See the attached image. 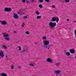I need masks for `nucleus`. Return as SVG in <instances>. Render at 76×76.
I'll return each mask as SVG.
<instances>
[{
    "label": "nucleus",
    "mask_w": 76,
    "mask_h": 76,
    "mask_svg": "<svg viewBox=\"0 0 76 76\" xmlns=\"http://www.w3.org/2000/svg\"><path fill=\"white\" fill-rule=\"evenodd\" d=\"M70 52H71V53L72 54H74V53H75V50H70Z\"/></svg>",
    "instance_id": "obj_11"
},
{
    "label": "nucleus",
    "mask_w": 76,
    "mask_h": 76,
    "mask_svg": "<svg viewBox=\"0 0 76 76\" xmlns=\"http://www.w3.org/2000/svg\"><path fill=\"white\" fill-rule=\"evenodd\" d=\"M74 22H76V21H75Z\"/></svg>",
    "instance_id": "obj_43"
},
{
    "label": "nucleus",
    "mask_w": 76,
    "mask_h": 76,
    "mask_svg": "<svg viewBox=\"0 0 76 76\" xmlns=\"http://www.w3.org/2000/svg\"><path fill=\"white\" fill-rule=\"evenodd\" d=\"M56 66H58L59 65V64L58 63H57L56 64Z\"/></svg>",
    "instance_id": "obj_33"
},
{
    "label": "nucleus",
    "mask_w": 76,
    "mask_h": 76,
    "mask_svg": "<svg viewBox=\"0 0 76 76\" xmlns=\"http://www.w3.org/2000/svg\"><path fill=\"white\" fill-rule=\"evenodd\" d=\"M48 49H49V48L48 47Z\"/></svg>",
    "instance_id": "obj_44"
},
{
    "label": "nucleus",
    "mask_w": 76,
    "mask_h": 76,
    "mask_svg": "<svg viewBox=\"0 0 76 76\" xmlns=\"http://www.w3.org/2000/svg\"><path fill=\"white\" fill-rule=\"evenodd\" d=\"M55 26H56V22L53 23L50 22L49 23V26L50 28H53Z\"/></svg>",
    "instance_id": "obj_3"
},
{
    "label": "nucleus",
    "mask_w": 76,
    "mask_h": 76,
    "mask_svg": "<svg viewBox=\"0 0 76 76\" xmlns=\"http://www.w3.org/2000/svg\"><path fill=\"white\" fill-rule=\"evenodd\" d=\"M42 38L43 39H47V38H46V37L45 36L42 37Z\"/></svg>",
    "instance_id": "obj_21"
},
{
    "label": "nucleus",
    "mask_w": 76,
    "mask_h": 76,
    "mask_svg": "<svg viewBox=\"0 0 76 76\" xmlns=\"http://www.w3.org/2000/svg\"><path fill=\"white\" fill-rule=\"evenodd\" d=\"M48 2H50V1L49 0H48Z\"/></svg>",
    "instance_id": "obj_40"
},
{
    "label": "nucleus",
    "mask_w": 76,
    "mask_h": 76,
    "mask_svg": "<svg viewBox=\"0 0 76 76\" xmlns=\"http://www.w3.org/2000/svg\"><path fill=\"white\" fill-rule=\"evenodd\" d=\"M4 57V52L3 51L0 52V58Z\"/></svg>",
    "instance_id": "obj_6"
},
{
    "label": "nucleus",
    "mask_w": 76,
    "mask_h": 76,
    "mask_svg": "<svg viewBox=\"0 0 76 76\" xmlns=\"http://www.w3.org/2000/svg\"><path fill=\"white\" fill-rule=\"evenodd\" d=\"M14 67V66L13 65L11 66V69H13V68Z\"/></svg>",
    "instance_id": "obj_26"
},
{
    "label": "nucleus",
    "mask_w": 76,
    "mask_h": 76,
    "mask_svg": "<svg viewBox=\"0 0 76 76\" xmlns=\"http://www.w3.org/2000/svg\"><path fill=\"white\" fill-rule=\"evenodd\" d=\"M55 72L56 74H59V73H60V71H55Z\"/></svg>",
    "instance_id": "obj_12"
},
{
    "label": "nucleus",
    "mask_w": 76,
    "mask_h": 76,
    "mask_svg": "<svg viewBox=\"0 0 76 76\" xmlns=\"http://www.w3.org/2000/svg\"><path fill=\"white\" fill-rule=\"evenodd\" d=\"M59 75H60L59 74Z\"/></svg>",
    "instance_id": "obj_46"
},
{
    "label": "nucleus",
    "mask_w": 76,
    "mask_h": 76,
    "mask_svg": "<svg viewBox=\"0 0 76 76\" xmlns=\"http://www.w3.org/2000/svg\"><path fill=\"white\" fill-rule=\"evenodd\" d=\"M67 21H69V19H67Z\"/></svg>",
    "instance_id": "obj_37"
},
{
    "label": "nucleus",
    "mask_w": 76,
    "mask_h": 76,
    "mask_svg": "<svg viewBox=\"0 0 76 76\" xmlns=\"http://www.w3.org/2000/svg\"><path fill=\"white\" fill-rule=\"evenodd\" d=\"M39 1L40 3H42L43 1H42V0H39Z\"/></svg>",
    "instance_id": "obj_28"
},
{
    "label": "nucleus",
    "mask_w": 76,
    "mask_h": 76,
    "mask_svg": "<svg viewBox=\"0 0 76 76\" xmlns=\"http://www.w3.org/2000/svg\"><path fill=\"white\" fill-rule=\"evenodd\" d=\"M66 54L67 56H69L70 55V53H69V52H66Z\"/></svg>",
    "instance_id": "obj_13"
},
{
    "label": "nucleus",
    "mask_w": 76,
    "mask_h": 76,
    "mask_svg": "<svg viewBox=\"0 0 76 76\" xmlns=\"http://www.w3.org/2000/svg\"><path fill=\"white\" fill-rule=\"evenodd\" d=\"M74 34H75V36L76 37V29L75 30V33Z\"/></svg>",
    "instance_id": "obj_27"
},
{
    "label": "nucleus",
    "mask_w": 76,
    "mask_h": 76,
    "mask_svg": "<svg viewBox=\"0 0 76 76\" xmlns=\"http://www.w3.org/2000/svg\"><path fill=\"white\" fill-rule=\"evenodd\" d=\"M49 44V42H48V44Z\"/></svg>",
    "instance_id": "obj_41"
},
{
    "label": "nucleus",
    "mask_w": 76,
    "mask_h": 76,
    "mask_svg": "<svg viewBox=\"0 0 76 76\" xmlns=\"http://www.w3.org/2000/svg\"><path fill=\"white\" fill-rule=\"evenodd\" d=\"M18 14H20V13H19V12H18Z\"/></svg>",
    "instance_id": "obj_38"
},
{
    "label": "nucleus",
    "mask_w": 76,
    "mask_h": 76,
    "mask_svg": "<svg viewBox=\"0 0 76 76\" xmlns=\"http://www.w3.org/2000/svg\"><path fill=\"white\" fill-rule=\"evenodd\" d=\"M26 34H27V35H29V32H28V31L26 32Z\"/></svg>",
    "instance_id": "obj_25"
},
{
    "label": "nucleus",
    "mask_w": 76,
    "mask_h": 76,
    "mask_svg": "<svg viewBox=\"0 0 76 76\" xmlns=\"http://www.w3.org/2000/svg\"><path fill=\"white\" fill-rule=\"evenodd\" d=\"M35 13L36 14H37V15H39V12H36Z\"/></svg>",
    "instance_id": "obj_18"
},
{
    "label": "nucleus",
    "mask_w": 76,
    "mask_h": 76,
    "mask_svg": "<svg viewBox=\"0 0 76 76\" xmlns=\"http://www.w3.org/2000/svg\"><path fill=\"white\" fill-rule=\"evenodd\" d=\"M23 19H27L28 18V17L27 16H25L23 17Z\"/></svg>",
    "instance_id": "obj_24"
},
{
    "label": "nucleus",
    "mask_w": 76,
    "mask_h": 76,
    "mask_svg": "<svg viewBox=\"0 0 76 76\" xmlns=\"http://www.w3.org/2000/svg\"><path fill=\"white\" fill-rule=\"evenodd\" d=\"M14 33H16V31H14Z\"/></svg>",
    "instance_id": "obj_36"
},
{
    "label": "nucleus",
    "mask_w": 76,
    "mask_h": 76,
    "mask_svg": "<svg viewBox=\"0 0 76 76\" xmlns=\"http://www.w3.org/2000/svg\"><path fill=\"white\" fill-rule=\"evenodd\" d=\"M55 7V6L54 5H52V8H54Z\"/></svg>",
    "instance_id": "obj_30"
},
{
    "label": "nucleus",
    "mask_w": 76,
    "mask_h": 76,
    "mask_svg": "<svg viewBox=\"0 0 76 76\" xmlns=\"http://www.w3.org/2000/svg\"><path fill=\"white\" fill-rule=\"evenodd\" d=\"M26 3H29V1H28L26 2Z\"/></svg>",
    "instance_id": "obj_31"
},
{
    "label": "nucleus",
    "mask_w": 76,
    "mask_h": 76,
    "mask_svg": "<svg viewBox=\"0 0 76 76\" xmlns=\"http://www.w3.org/2000/svg\"><path fill=\"white\" fill-rule=\"evenodd\" d=\"M2 25H7V23L5 20H3L1 21Z\"/></svg>",
    "instance_id": "obj_7"
},
{
    "label": "nucleus",
    "mask_w": 76,
    "mask_h": 76,
    "mask_svg": "<svg viewBox=\"0 0 76 76\" xmlns=\"http://www.w3.org/2000/svg\"><path fill=\"white\" fill-rule=\"evenodd\" d=\"M3 35L4 37V39L7 41H9L10 40V38L9 37V35L6 33H3Z\"/></svg>",
    "instance_id": "obj_1"
},
{
    "label": "nucleus",
    "mask_w": 76,
    "mask_h": 76,
    "mask_svg": "<svg viewBox=\"0 0 76 76\" xmlns=\"http://www.w3.org/2000/svg\"><path fill=\"white\" fill-rule=\"evenodd\" d=\"M65 3H68L70 1V0H65Z\"/></svg>",
    "instance_id": "obj_17"
},
{
    "label": "nucleus",
    "mask_w": 76,
    "mask_h": 76,
    "mask_svg": "<svg viewBox=\"0 0 76 76\" xmlns=\"http://www.w3.org/2000/svg\"><path fill=\"white\" fill-rule=\"evenodd\" d=\"M34 0H31L32 2H34Z\"/></svg>",
    "instance_id": "obj_35"
},
{
    "label": "nucleus",
    "mask_w": 76,
    "mask_h": 76,
    "mask_svg": "<svg viewBox=\"0 0 76 76\" xmlns=\"http://www.w3.org/2000/svg\"><path fill=\"white\" fill-rule=\"evenodd\" d=\"M37 19H41V17L39 16H37Z\"/></svg>",
    "instance_id": "obj_15"
},
{
    "label": "nucleus",
    "mask_w": 76,
    "mask_h": 76,
    "mask_svg": "<svg viewBox=\"0 0 76 76\" xmlns=\"http://www.w3.org/2000/svg\"><path fill=\"white\" fill-rule=\"evenodd\" d=\"M5 57L6 58V60H7L8 59V58H7V56H6Z\"/></svg>",
    "instance_id": "obj_32"
},
{
    "label": "nucleus",
    "mask_w": 76,
    "mask_h": 76,
    "mask_svg": "<svg viewBox=\"0 0 76 76\" xmlns=\"http://www.w3.org/2000/svg\"><path fill=\"white\" fill-rule=\"evenodd\" d=\"M4 11L5 12H11L12 10H11V8H10L6 7L4 9Z\"/></svg>",
    "instance_id": "obj_5"
},
{
    "label": "nucleus",
    "mask_w": 76,
    "mask_h": 76,
    "mask_svg": "<svg viewBox=\"0 0 76 76\" xmlns=\"http://www.w3.org/2000/svg\"><path fill=\"white\" fill-rule=\"evenodd\" d=\"M28 51V49L26 48H25L22 51V52L24 53V52H26Z\"/></svg>",
    "instance_id": "obj_14"
},
{
    "label": "nucleus",
    "mask_w": 76,
    "mask_h": 76,
    "mask_svg": "<svg viewBox=\"0 0 76 76\" xmlns=\"http://www.w3.org/2000/svg\"><path fill=\"white\" fill-rule=\"evenodd\" d=\"M43 47L45 48H47L48 47V41L46 40H45L43 42Z\"/></svg>",
    "instance_id": "obj_2"
},
{
    "label": "nucleus",
    "mask_w": 76,
    "mask_h": 76,
    "mask_svg": "<svg viewBox=\"0 0 76 76\" xmlns=\"http://www.w3.org/2000/svg\"><path fill=\"white\" fill-rule=\"evenodd\" d=\"M75 58H76V56H75Z\"/></svg>",
    "instance_id": "obj_42"
},
{
    "label": "nucleus",
    "mask_w": 76,
    "mask_h": 76,
    "mask_svg": "<svg viewBox=\"0 0 76 76\" xmlns=\"http://www.w3.org/2000/svg\"><path fill=\"white\" fill-rule=\"evenodd\" d=\"M45 1L46 2H48V0H45Z\"/></svg>",
    "instance_id": "obj_34"
},
{
    "label": "nucleus",
    "mask_w": 76,
    "mask_h": 76,
    "mask_svg": "<svg viewBox=\"0 0 76 76\" xmlns=\"http://www.w3.org/2000/svg\"><path fill=\"white\" fill-rule=\"evenodd\" d=\"M24 26H25V23H23L22 25V27H23H23H24Z\"/></svg>",
    "instance_id": "obj_23"
},
{
    "label": "nucleus",
    "mask_w": 76,
    "mask_h": 76,
    "mask_svg": "<svg viewBox=\"0 0 76 76\" xmlns=\"http://www.w3.org/2000/svg\"><path fill=\"white\" fill-rule=\"evenodd\" d=\"M47 62H48V58H47Z\"/></svg>",
    "instance_id": "obj_39"
},
{
    "label": "nucleus",
    "mask_w": 76,
    "mask_h": 76,
    "mask_svg": "<svg viewBox=\"0 0 76 76\" xmlns=\"http://www.w3.org/2000/svg\"><path fill=\"white\" fill-rule=\"evenodd\" d=\"M52 22L56 21V22H58V21H59V18L58 17H53L52 19Z\"/></svg>",
    "instance_id": "obj_4"
},
{
    "label": "nucleus",
    "mask_w": 76,
    "mask_h": 76,
    "mask_svg": "<svg viewBox=\"0 0 76 76\" xmlns=\"http://www.w3.org/2000/svg\"><path fill=\"white\" fill-rule=\"evenodd\" d=\"M29 65L31 66H34V64H29Z\"/></svg>",
    "instance_id": "obj_29"
},
{
    "label": "nucleus",
    "mask_w": 76,
    "mask_h": 76,
    "mask_svg": "<svg viewBox=\"0 0 76 76\" xmlns=\"http://www.w3.org/2000/svg\"><path fill=\"white\" fill-rule=\"evenodd\" d=\"M1 76H8L6 73H3L1 74Z\"/></svg>",
    "instance_id": "obj_9"
},
{
    "label": "nucleus",
    "mask_w": 76,
    "mask_h": 76,
    "mask_svg": "<svg viewBox=\"0 0 76 76\" xmlns=\"http://www.w3.org/2000/svg\"><path fill=\"white\" fill-rule=\"evenodd\" d=\"M48 63H52L53 62V60L50 58H48Z\"/></svg>",
    "instance_id": "obj_8"
},
{
    "label": "nucleus",
    "mask_w": 76,
    "mask_h": 76,
    "mask_svg": "<svg viewBox=\"0 0 76 76\" xmlns=\"http://www.w3.org/2000/svg\"><path fill=\"white\" fill-rule=\"evenodd\" d=\"M57 76H58V75H57Z\"/></svg>",
    "instance_id": "obj_45"
},
{
    "label": "nucleus",
    "mask_w": 76,
    "mask_h": 76,
    "mask_svg": "<svg viewBox=\"0 0 76 76\" xmlns=\"http://www.w3.org/2000/svg\"><path fill=\"white\" fill-rule=\"evenodd\" d=\"M13 17L14 18H15V19H17L18 18V15L15 14L14 15Z\"/></svg>",
    "instance_id": "obj_10"
},
{
    "label": "nucleus",
    "mask_w": 76,
    "mask_h": 76,
    "mask_svg": "<svg viewBox=\"0 0 76 76\" xmlns=\"http://www.w3.org/2000/svg\"><path fill=\"white\" fill-rule=\"evenodd\" d=\"M22 66H21L18 65V69H21Z\"/></svg>",
    "instance_id": "obj_20"
},
{
    "label": "nucleus",
    "mask_w": 76,
    "mask_h": 76,
    "mask_svg": "<svg viewBox=\"0 0 76 76\" xmlns=\"http://www.w3.org/2000/svg\"><path fill=\"white\" fill-rule=\"evenodd\" d=\"M2 47L4 48H7V47L6 46H5V45H3V46H2Z\"/></svg>",
    "instance_id": "obj_22"
},
{
    "label": "nucleus",
    "mask_w": 76,
    "mask_h": 76,
    "mask_svg": "<svg viewBox=\"0 0 76 76\" xmlns=\"http://www.w3.org/2000/svg\"><path fill=\"white\" fill-rule=\"evenodd\" d=\"M39 7L40 8H42V5L41 4H40L39 5Z\"/></svg>",
    "instance_id": "obj_16"
},
{
    "label": "nucleus",
    "mask_w": 76,
    "mask_h": 76,
    "mask_svg": "<svg viewBox=\"0 0 76 76\" xmlns=\"http://www.w3.org/2000/svg\"><path fill=\"white\" fill-rule=\"evenodd\" d=\"M18 48H19V51H20L21 50H22V48L20 46H19Z\"/></svg>",
    "instance_id": "obj_19"
}]
</instances>
